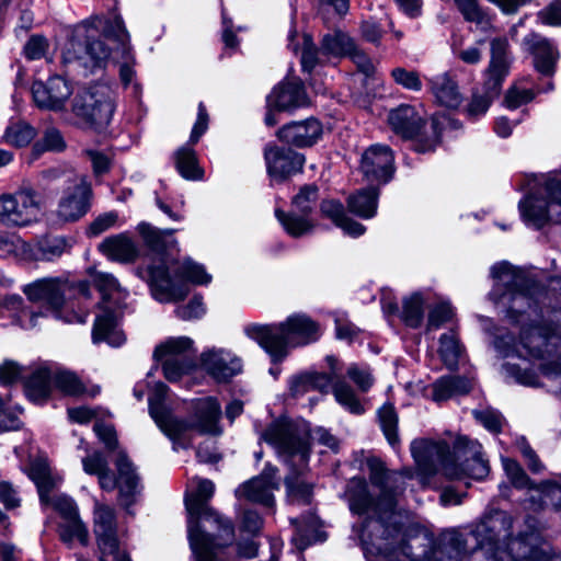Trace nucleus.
Instances as JSON below:
<instances>
[{"label":"nucleus","mask_w":561,"mask_h":561,"mask_svg":"<svg viewBox=\"0 0 561 561\" xmlns=\"http://www.w3.org/2000/svg\"><path fill=\"white\" fill-rule=\"evenodd\" d=\"M194 341L187 336L170 337L165 342L158 345L154 350L157 359L181 360L182 358H193Z\"/></svg>","instance_id":"nucleus-40"},{"label":"nucleus","mask_w":561,"mask_h":561,"mask_svg":"<svg viewBox=\"0 0 561 561\" xmlns=\"http://www.w3.org/2000/svg\"><path fill=\"white\" fill-rule=\"evenodd\" d=\"M276 473L277 468L267 463L260 476L248 480L236 490V496L272 508L275 502L274 491L279 488Z\"/></svg>","instance_id":"nucleus-18"},{"label":"nucleus","mask_w":561,"mask_h":561,"mask_svg":"<svg viewBox=\"0 0 561 561\" xmlns=\"http://www.w3.org/2000/svg\"><path fill=\"white\" fill-rule=\"evenodd\" d=\"M71 111L82 125L103 129L111 123L115 111L111 89L104 84L79 89L72 99Z\"/></svg>","instance_id":"nucleus-13"},{"label":"nucleus","mask_w":561,"mask_h":561,"mask_svg":"<svg viewBox=\"0 0 561 561\" xmlns=\"http://www.w3.org/2000/svg\"><path fill=\"white\" fill-rule=\"evenodd\" d=\"M30 478L37 486L41 503L48 502V493L55 488V480L50 476V469L46 460L37 459L30 466Z\"/></svg>","instance_id":"nucleus-47"},{"label":"nucleus","mask_w":561,"mask_h":561,"mask_svg":"<svg viewBox=\"0 0 561 561\" xmlns=\"http://www.w3.org/2000/svg\"><path fill=\"white\" fill-rule=\"evenodd\" d=\"M370 482L378 488L379 497L374 501L365 480L354 478L347 483L345 497L350 510L358 515L379 514L378 518L365 520L360 541L367 561H423L426 549L423 536L405 539L394 511L398 496L404 490V478H412L410 470L389 472L377 458L368 460ZM468 554L465 536L457 530L446 531L440 543L432 552V561H462Z\"/></svg>","instance_id":"nucleus-1"},{"label":"nucleus","mask_w":561,"mask_h":561,"mask_svg":"<svg viewBox=\"0 0 561 561\" xmlns=\"http://www.w3.org/2000/svg\"><path fill=\"white\" fill-rule=\"evenodd\" d=\"M510 45L504 36H497L490 41V62L485 70L486 85L493 93L501 89L504 79L510 72Z\"/></svg>","instance_id":"nucleus-24"},{"label":"nucleus","mask_w":561,"mask_h":561,"mask_svg":"<svg viewBox=\"0 0 561 561\" xmlns=\"http://www.w3.org/2000/svg\"><path fill=\"white\" fill-rule=\"evenodd\" d=\"M484 94L473 93L470 102L466 107V114L469 118H478L484 115L493 99L499 94L500 90L493 93V90L486 85V79L484 80Z\"/></svg>","instance_id":"nucleus-54"},{"label":"nucleus","mask_w":561,"mask_h":561,"mask_svg":"<svg viewBox=\"0 0 561 561\" xmlns=\"http://www.w3.org/2000/svg\"><path fill=\"white\" fill-rule=\"evenodd\" d=\"M23 293L30 301L44 304L57 319L68 323L87 321V312H71L67 317H62L61 313V307L67 299L89 300L91 298V289L87 282L71 283L62 277H44L25 285Z\"/></svg>","instance_id":"nucleus-10"},{"label":"nucleus","mask_w":561,"mask_h":561,"mask_svg":"<svg viewBox=\"0 0 561 561\" xmlns=\"http://www.w3.org/2000/svg\"><path fill=\"white\" fill-rule=\"evenodd\" d=\"M327 56L321 54V48L317 49L312 38L309 35H304L302 51H301V67L305 71L311 72L317 65L324 64Z\"/></svg>","instance_id":"nucleus-58"},{"label":"nucleus","mask_w":561,"mask_h":561,"mask_svg":"<svg viewBox=\"0 0 561 561\" xmlns=\"http://www.w3.org/2000/svg\"><path fill=\"white\" fill-rule=\"evenodd\" d=\"M69 248L65 238L56 237L43 241L39 244V257L45 261H54L60 257Z\"/></svg>","instance_id":"nucleus-62"},{"label":"nucleus","mask_w":561,"mask_h":561,"mask_svg":"<svg viewBox=\"0 0 561 561\" xmlns=\"http://www.w3.org/2000/svg\"><path fill=\"white\" fill-rule=\"evenodd\" d=\"M435 294L431 290L412 293L402 300L401 318L411 328H419L424 319V311L434 304Z\"/></svg>","instance_id":"nucleus-32"},{"label":"nucleus","mask_w":561,"mask_h":561,"mask_svg":"<svg viewBox=\"0 0 561 561\" xmlns=\"http://www.w3.org/2000/svg\"><path fill=\"white\" fill-rule=\"evenodd\" d=\"M88 272L95 287L102 295L99 307L118 306V308H125L127 293L121 287L118 280L112 274L100 272L95 268H89Z\"/></svg>","instance_id":"nucleus-28"},{"label":"nucleus","mask_w":561,"mask_h":561,"mask_svg":"<svg viewBox=\"0 0 561 561\" xmlns=\"http://www.w3.org/2000/svg\"><path fill=\"white\" fill-rule=\"evenodd\" d=\"M245 335L257 342L274 362L283 360L291 348L316 342L319 325L306 314H293L278 324H248Z\"/></svg>","instance_id":"nucleus-7"},{"label":"nucleus","mask_w":561,"mask_h":561,"mask_svg":"<svg viewBox=\"0 0 561 561\" xmlns=\"http://www.w3.org/2000/svg\"><path fill=\"white\" fill-rule=\"evenodd\" d=\"M348 210L356 216L369 219L377 213L378 191L375 187L360 190L347 199Z\"/></svg>","instance_id":"nucleus-43"},{"label":"nucleus","mask_w":561,"mask_h":561,"mask_svg":"<svg viewBox=\"0 0 561 561\" xmlns=\"http://www.w3.org/2000/svg\"><path fill=\"white\" fill-rule=\"evenodd\" d=\"M266 171L272 181L283 182L301 171L305 157L290 148L267 146L264 149Z\"/></svg>","instance_id":"nucleus-20"},{"label":"nucleus","mask_w":561,"mask_h":561,"mask_svg":"<svg viewBox=\"0 0 561 561\" xmlns=\"http://www.w3.org/2000/svg\"><path fill=\"white\" fill-rule=\"evenodd\" d=\"M90 196V184L83 179L76 178L59 199L56 210L58 219L64 222L80 219L89 209Z\"/></svg>","instance_id":"nucleus-21"},{"label":"nucleus","mask_w":561,"mask_h":561,"mask_svg":"<svg viewBox=\"0 0 561 561\" xmlns=\"http://www.w3.org/2000/svg\"><path fill=\"white\" fill-rule=\"evenodd\" d=\"M201 368L217 382H229L242 371V359L224 347H209L199 355Z\"/></svg>","instance_id":"nucleus-16"},{"label":"nucleus","mask_w":561,"mask_h":561,"mask_svg":"<svg viewBox=\"0 0 561 561\" xmlns=\"http://www.w3.org/2000/svg\"><path fill=\"white\" fill-rule=\"evenodd\" d=\"M512 516L500 510L488 511L471 534L477 541L473 561H561L559 553L531 530L513 537Z\"/></svg>","instance_id":"nucleus-3"},{"label":"nucleus","mask_w":561,"mask_h":561,"mask_svg":"<svg viewBox=\"0 0 561 561\" xmlns=\"http://www.w3.org/2000/svg\"><path fill=\"white\" fill-rule=\"evenodd\" d=\"M378 417L388 443L394 447L399 443L397 433L398 416L394 408L391 404L382 405L378 411Z\"/></svg>","instance_id":"nucleus-56"},{"label":"nucleus","mask_w":561,"mask_h":561,"mask_svg":"<svg viewBox=\"0 0 561 561\" xmlns=\"http://www.w3.org/2000/svg\"><path fill=\"white\" fill-rule=\"evenodd\" d=\"M2 306L13 312L14 321L23 329L36 327L37 319L43 317L42 312H35L24 306L23 299L19 295H11L4 298Z\"/></svg>","instance_id":"nucleus-45"},{"label":"nucleus","mask_w":561,"mask_h":561,"mask_svg":"<svg viewBox=\"0 0 561 561\" xmlns=\"http://www.w3.org/2000/svg\"><path fill=\"white\" fill-rule=\"evenodd\" d=\"M262 439L273 446L279 458L298 459L301 466H307L310 443L317 442L333 450L337 448L336 438L327 430H310L306 422L284 419L274 421L262 434Z\"/></svg>","instance_id":"nucleus-9"},{"label":"nucleus","mask_w":561,"mask_h":561,"mask_svg":"<svg viewBox=\"0 0 561 561\" xmlns=\"http://www.w3.org/2000/svg\"><path fill=\"white\" fill-rule=\"evenodd\" d=\"M168 387L156 383L149 397V413L162 433L173 442V449L186 448L191 445L192 432L202 435L219 436L222 434L220 426L221 405L215 397H202L192 400L191 414L187 420L178 419L164 405L163 401Z\"/></svg>","instance_id":"nucleus-6"},{"label":"nucleus","mask_w":561,"mask_h":561,"mask_svg":"<svg viewBox=\"0 0 561 561\" xmlns=\"http://www.w3.org/2000/svg\"><path fill=\"white\" fill-rule=\"evenodd\" d=\"M354 41L343 32H334L323 36L321 42V54L330 57L339 58L348 56L353 51Z\"/></svg>","instance_id":"nucleus-46"},{"label":"nucleus","mask_w":561,"mask_h":561,"mask_svg":"<svg viewBox=\"0 0 561 561\" xmlns=\"http://www.w3.org/2000/svg\"><path fill=\"white\" fill-rule=\"evenodd\" d=\"M175 167L182 178L191 181L202 180L203 169L198 165L195 150L185 145L174 153Z\"/></svg>","instance_id":"nucleus-44"},{"label":"nucleus","mask_w":561,"mask_h":561,"mask_svg":"<svg viewBox=\"0 0 561 561\" xmlns=\"http://www.w3.org/2000/svg\"><path fill=\"white\" fill-rule=\"evenodd\" d=\"M116 467L118 470V478L115 479L107 468L106 471H103L98 476L100 485L104 490H113L118 486L119 500L123 505L128 507L136 501V495L139 493L138 477L123 451H119L117 455Z\"/></svg>","instance_id":"nucleus-17"},{"label":"nucleus","mask_w":561,"mask_h":561,"mask_svg":"<svg viewBox=\"0 0 561 561\" xmlns=\"http://www.w3.org/2000/svg\"><path fill=\"white\" fill-rule=\"evenodd\" d=\"M507 377L515 380L517 383L527 387L540 386L539 376L528 367H522L514 363H506L503 366Z\"/></svg>","instance_id":"nucleus-59"},{"label":"nucleus","mask_w":561,"mask_h":561,"mask_svg":"<svg viewBox=\"0 0 561 561\" xmlns=\"http://www.w3.org/2000/svg\"><path fill=\"white\" fill-rule=\"evenodd\" d=\"M466 21L476 23L482 30L491 27L489 15L479 7L477 0H455Z\"/></svg>","instance_id":"nucleus-55"},{"label":"nucleus","mask_w":561,"mask_h":561,"mask_svg":"<svg viewBox=\"0 0 561 561\" xmlns=\"http://www.w3.org/2000/svg\"><path fill=\"white\" fill-rule=\"evenodd\" d=\"M431 91L438 104L447 108H458L462 103V95L458 83L449 73H438L430 79Z\"/></svg>","instance_id":"nucleus-33"},{"label":"nucleus","mask_w":561,"mask_h":561,"mask_svg":"<svg viewBox=\"0 0 561 561\" xmlns=\"http://www.w3.org/2000/svg\"><path fill=\"white\" fill-rule=\"evenodd\" d=\"M289 467L290 472L285 479L287 500L291 504H309L312 499V484L305 479L304 469L298 459L282 458Z\"/></svg>","instance_id":"nucleus-26"},{"label":"nucleus","mask_w":561,"mask_h":561,"mask_svg":"<svg viewBox=\"0 0 561 561\" xmlns=\"http://www.w3.org/2000/svg\"><path fill=\"white\" fill-rule=\"evenodd\" d=\"M318 199V187L313 184H307L293 197L291 206L295 211L302 215H309L316 207Z\"/></svg>","instance_id":"nucleus-53"},{"label":"nucleus","mask_w":561,"mask_h":561,"mask_svg":"<svg viewBox=\"0 0 561 561\" xmlns=\"http://www.w3.org/2000/svg\"><path fill=\"white\" fill-rule=\"evenodd\" d=\"M42 505H50L59 513L64 522L79 516L75 501L65 494H55L53 496L48 494V502L42 503Z\"/></svg>","instance_id":"nucleus-60"},{"label":"nucleus","mask_w":561,"mask_h":561,"mask_svg":"<svg viewBox=\"0 0 561 561\" xmlns=\"http://www.w3.org/2000/svg\"><path fill=\"white\" fill-rule=\"evenodd\" d=\"M112 58L119 66L124 85L135 76V56L130 37L121 16L112 19L93 16L79 25L65 44L61 62L69 70L93 72Z\"/></svg>","instance_id":"nucleus-2"},{"label":"nucleus","mask_w":561,"mask_h":561,"mask_svg":"<svg viewBox=\"0 0 561 561\" xmlns=\"http://www.w3.org/2000/svg\"><path fill=\"white\" fill-rule=\"evenodd\" d=\"M162 364L163 375L170 382L179 381L182 376L188 374L195 368L193 358H182L181 360L158 359Z\"/></svg>","instance_id":"nucleus-57"},{"label":"nucleus","mask_w":561,"mask_h":561,"mask_svg":"<svg viewBox=\"0 0 561 561\" xmlns=\"http://www.w3.org/2000/svg\"><path fill=\"white\" fill-rule=\"evenodd\" d=\"M137 231L141 236L145 244L156 253H164L176 247V240L173 238L174 230H161L148 222H140Z\"/></svg>","instance_id":"nucleus-38"},{"label":"nucleus","mask_w":561,"mask_h":561,"mask_svg":"<svg viewBox=\"0 0 561 561\" xmlns=\"http://www.w3.org/2000/svg\"><path fill=\"white\" fill-rule=\"evenodd\" d=\"M428 309V330L438 329L442 324L449 321L453 317V309L450 305L446 301L436 302V298L434 299V304Z\"/></svg>","instance_id":"nucleus-61"},{"label":"nucleus","mask_w":561,"mask_h":561,"mask_svg":"<svg viewBox=\"0 0 561 561\" xmlns=\"http://www.w3.org/2000/svg\"><path fill=\"white\" fill-rule=\"evenodd\" d=\"M54 387L68 396H80L85 393L84 385L71 371L57 369L53 370Z\"/></svg>","instance_id":"nucleus-52"},{"label":"nucleus","mask_w":561,"mask_h":561,"mask_svg":"<svg viewBox=\"0 0 561 561\" xmlns=\"http://www.w3.org/2000/svg\"><path fill=\"white\" fill-rule=\"evenodd\" d=\"M526 502L527 507L533 511H539L548 506L561 511V474L536 485L534 493L528 496Z\"/></svg>","instance_id":"nucleus-30"},{"label":"nucleus","mask_w":561,"mask_h":561,"mask_svg":"<svg viewBox=\"0 0 561 561\" xmlns=\"http://www.w3.org/2000/svg\"><path fill=\"white\" fill-rule=\"evenodd\" d=\"M53 387V370L46 367H39L33 370L24 382L26 397L37 404L48 399Z\"/></svg>","instance_id":"nucleus-35"},{"label":"nucleus","mask_w":561,"mask_h":561,"mask_svg":"<svg viewBox=\"0 0 561 561\" xmlns=\"http://www.w3.org/2000/svg\"><path fill=\"white\" fill-rule=\"evenodd\" d=\"M298 211L285 213L282 209L275 210V216L284 230L293 238H300L313 231L316 222L309 215H298Z\"/></svg>","instance_id":"nucleus-41"},{"label":"nucleus","mask_w":561,"mask_h":561,"mask_svg":"<svg viewBox=\"0 0 561 561\" xmlns=\"http://www.w3.org/2000/svg\"><path fill=\"white\" fill-rule=\"evenodd\" d=\"M473 415L479 423L492 433H499L504 423L502 415L493 409L474 410Z\"/></svg>","instance_id":"nucleus-64"},{"label":"nucleus","mask_w":561,"mask_h":561,"mask_svg":"<svg viewBox=\"0 0 561 561\" xmlns=\"http://www.w3.org/2000/svg\"><path fill=\"white\" fill-rule=\"evenodd\" d=\"M527 226L540 229L548 222H561V168L543 176L541 186L518 204Z\"/></svg>","instance_id":"nucleus-12"},{"label":"nucleus","mask_w":561,"mask_h":561,"mask_svg":"<svg viewBox=\"0 0 561 561\" xmlns=\"http://www.w3.org/2000/svg\"><path fill=\"white\" fill-rule=\"evenodd\" d=\"M214 491L210 480L195 479L185 493L188 540L196 561H220L218 550L234 539L232 523L207 504ZM272 561L277 560L273 557Z\"/></svg>","instance_id":"nucleus-4"},{"label":"nucleus","mask_w":561,"mask_h":561,"mask_svg":"<svg viewBox=\"0 0 561 561\" xmlns=\"http://www.w3.org/2000/svg\"><path fill=\"white\" fill-rule=\"evenodd\" d=\"M438 353L447 368H456L462 350L454 332L445 333L440 336Z\"/></svg>","instance_id":"nucleus-51"},{"label":"nucleus","mask_w":561,"mask_h":561,"mask_svg":"<svg viewBox=\"0 0 561 561\" xmlns=\"http://www.w3.org/2000/svg\"><path fill=\"white\" fill-rule=\"evenodd\" d=\"M472 380L460 376H444L432 386V399L442 402L454 396L466 394L472 388Z\"/></svg>","instance_id":"nucleus-37"},{"label":"nucleus","mask_w":561,"mask_h":561,"mask_svg":"<svg viewBox=\"0 0 561 561\" xmlns=\"http://www.w3.org/2000/svg\"><path fill=\"white\" fill-rule=\"evenodd\" d=\"M99 250L108 259L118 262H131L138 255V249L134 241L125 233L104 239Z\"/></svg>","instance_id":"nucleus-34"},{"label":"nucleus","mask_w":561,"mask_h":561,"mask_svg":"<svg viewBox=\"0 0 561 561\" xmlns=\"http://www.w3.org/2000/svg\"><path fill=\"white\" fill-rule=\"evenodd\" d=\"M523 46L534 56L535 67L540 73L550 76L553 72L557 53L547 38L531 33L524 38Z\"/></svg>","instance_id":"nucleus-27"},{"label":"nucleus","mask_w":561,"mask_h":561,"mask_svg":"<svg viewBox=\"0 0 561 561\" xmlns=\"http://www.w3.org/2000/svg\"><path fill=\"white\" fill-rule=\"evenodd\" d=\"M41 198L31 187H22L0 196V222L7 227H26L37 221Z\"/></svg>","instance_id":"nucleus-14"},{"label":"nucleus","mask_w":561,"mask_h":561,"mask_svg":"<svg viewBox=\"0 0 561 561\" xmlns=\"http://www.w3.org/2000/svg\"><path fill=\"white\" fill-rule=\"evenodd\" d=\"M148 272L151 295L159 302L184 299L188 294L187 283L208 285L211 282L205 267L191 259L163 260L149 266Z\"/></svg>","instance_id":"nucleus-8"},{"label":"nucleus","mask_w":561,"mask_h":561,"mask_svg":"<svg viewBox=\"0 0 561 561\" xmlns=\"http://www.w3.org/2000/svg\"><path fill=\"white\" fill-rule=\"evenodd\" d=\"M58 535L60 540L69 548L73 547L75 541H78L81 546L89 543V530L79 516L60 523Z\"/></svg>","instance_id":"nucleus-48"},{"label":"nucleus","mask_w":561,"mask_h":561,"mask_svg":"<svg viewBox=\"0 0 561 561\" xmlns=\"http://www.w3.org/2000/svg\"><path fill=\"white\" fill-rule=\"evenodd\" d=\"M411 454L424 477L442 471L449 479L460 480L469 477L481 480L490 471L481 444L465 436L456 439L454 456L450 455L446 443L424 438L412 442Z\"/></svg>","instance_id":"nucleus-5"},{"label":"nucleus","mask_w":561,"mask_h":561,"mask_svg":"<svg viewBox=\"0 0 561 561\" xmlns=\"http://www.w3.org/2000/svg\"><path fill=\"white\" fill-rule=\"evenodd\" d=\"M325 359L330 373L306 371L293 376L288 381L290 394L294 398L302 397L310 391L325 394L331 388L336 402L345 410L356 415L363 414L365 409L355 391L344 379L340 378L337 359L333 356H327Z\"/></svg>","instance_id":"nucleus-11"},{"label":"nucleus","mask_w":561,"mask_h":561,"mask_svg":"<svg viewBox=\"0 0 561 561\" xmlns=\"http://www.w3.org/2000/svg\"><path fill=\"white\" fill-rule=\"evenodd\" d=\"M306 102L304 88L296 81L279 83L266 98L267 106L275 107L277 112L302 106Z\"/></svg>","instance_id":"nucleus-31"},{"label":"nucleus","mask_w":561,"mask_h":561,"mask_svg":"<svg viewBox=\"0 0 561 561\" xmlns=\"http://www.w3.org/2000/svg\"><path fill=\"white\" fill-rule=\"evenodd\" d=\"M394 157L386 145H373L362 156L360 170L369 183H387L394 172Z\"/></svg>","instance_id":"nucleus-19"},{"label":"nucleus","mask_w":561,"mask_h":561,"mask_svg":"<svg viewBox=\"0 0 561 561\" xmlns=\"http://www.w3.org/2000/svg\"><path fill=\"white\" fill-rule=\"evenodd\" d=\"M93 530L99 550V561H130L121 545L115 514L111 507L103 505L95 507Z\"/></svg>","instance_id":"nucleus-15"},{"label":"nucleus","mask_w":561,"mask_h":561,"mask_svg":"<svg viewBox=\"0 0 561 561\" xmlns=\"http://www.w3.org/2000/svg\"><path fill=\"white\" fill-rule=\"evenodd\" d=\"M391 77L397 84L407 90L416 92L421 91L422 89V81L420 79L419 72L414 70L397 67L392 69Z\"/></svg>","instance_id":"nucleus-63"},{"label":"nucleus","mask_w":561,"mask_h":561,"mask_svg":"<svg viewBox=\"0 0 561 561\" xmlns=\"http://www.w3.org/2000/svg\"><path fill=\"white\" fill-rule=\"evenodd\" d=\"M123 309L118 306L99 307L92 329V341L94 344L105 342L110 346H121L126 337L119 328V320Z\"/></svg>","instance_id":"nucleus-23"},{"label":"nucleus","mask_w":561,"mask_h":561,"mask_svg":"<svg viewBox=\"0 0 561 561\" xmlns=\"http://www.w3.org/2000/svg\"><path fill=\"white\" fill-rule=\"evenodd\" d=\"M502 466L507 480L514 488L527 490L529 495L534 493L536 485L531 483L529 477L515 459L502 457Z\"/></svg>","instance_id":"nucleus-50"},{"label":"nucleus","mask_w":561,"mask_h":561,"mask_svg":"<svg viewBox=\"0 0 561 561\" xmlns=\"http://www.w3.org/2000/svg\"><path fill=\"white\" fill-rule=\"evenodd\" d=\"M322 135V126L319 121L309 118L295 122L280 128L278 138L296 147H309L314 145Z\"/></svg>","instance_id":"nucleus-25"},{"label":"nucleus","mask_w":561,"mask_h":561,"mask_svg":"<svg viewBox=\"0 0 561 561\" xmlns=\"http://www.w3.org/2000/svg\"><path fill=\"white\" fill-rule=\"evenodd\" d=\"M35 136L36 129L33 126L26 122L19 121L11 122L7 126L2 139L8 145L21 148L30 145Z\"/></svg>","instance_id":"nucleus-49"},{"label":"nucleus","mask_w":561,"mask_h":561,"mask_svg":"<svg viewBox=\"0 0 561 561\" xmlns=\"http://www.w3.org/2000/svg\"><path fill=\"white\" fill-rule=\"evenodd\" d=\"M291 523L296 526V534L293 536V541L299 550L306 549L308 546L323 541L322 531L318 518L310 514L302 519H293Z\"/></svg>","instance_id":"nucleus-39"},{"label":"nucleus","mask_w":561,"mask_h":561,"mask_svg":"<svg viewBox=\"0 0 561 561\" xmlns=\"http://www.w3.org/2000/svg\"><path fill=\"white\" fill-rule=\"evenodd\" d=\"M66 148V141L58 128L55 126H47L42 137L34 142L31 152L27 157V163L32 164L46 151L60 152Z\"/></svg>","instance_id":"nucleus-42"},{"label":"nucleus","mask_w":561,"mask_h":561,"mask_svg":"<svg viewBox=\"0 0 561 561\" xmlns=\"http://www.w3.org/2000/svg\"><path fill=\"white\" fill-rule=\"evenodd\" d=\"M320 209L324 217L331 219L346 234L356 238L365 233V226L348 218L340 202L334 199L323 201L320 205Z\"/></svg>","instance_id":"nucleus-36"},{"label":"nucleus","mask_w":561,"mask_h":561,"mask_svg":"<svg viewBox=\"0 0 561 561\" xmlns=\"http://www.w3.org/2000/svg\"><path fill=\"white\" fill-rule=\"evenodd\" d=\"M32 94L38 107L57 112L65 108L67 100L72 94V89L62 77L54 76L46 83L34 82Z\"/></svg>","instance_id":"nucleus-22"},{"label":"nucleus","mask_w":561,"mask_h":561,"mask_svg":"<svg viewBox=\"0 0 561 561\" xmlns=\"http://www.w3.org/2000/svg\"><path fill=\"white\" fill-rule=\"evenodd\" d=\"M388 122L393 131L403 138L415 137L424 124L422 115L408 104H401L397 108L391 110L388 115Z\"/></svg>","instance_id":"nucleus-29"}]
</instances>
